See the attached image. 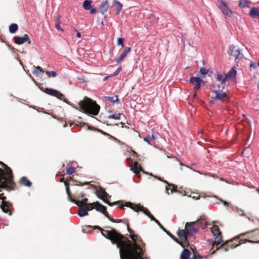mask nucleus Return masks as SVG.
I'll list each match as a JSON object with an SVG mask.
<instances>
[{
    "instance_id": "1",
    "label": "nucleus",
    "mask_w": 259,
    "mask_h": 259,
    "mask_svg": "<svg viewBox=\"0 0 259 259\" xmlns=\"http://www.w3.org/2000/svg\"><path fill=\"white\" fill-rule=\"evenodd\" d=\"M129 237L133 241L124 235L120 240V246L119 249L120 259H143L142 255L144 250L136 242L137 235L133 233L130 234Z\"/></svg>"
},
{
    "instance_id": "2",
    "label": "nucleus",
    "mask_w": 259,
    "mask_h": 259,
    "mask_svg": "<svg viewBox=\"0 0 259 259\" xmlns=\"http://www.w3.org/2000/svg\"><path fill=\"white\" fill-rule=\"evenodd\" d=\"M259 243V229L247 231L241 233L234 238L228 240V241L221 246L225 247V251H228L230 249H234L242 243Z\"/></svg>"
},
{
    "instance_id": "3",
    "label": "nucleus",
    "mask_w": 259,
    "mask_h": 259,
    "mask_svg": "<svg viewBox=\"0 0 259 259\" xmlns=\"http://www.w3.org/2000/svg\"><path fill=\"white\" fill-rule=\"evenodd\" d=\"M0 164L6 169V172H5L3 169L0 168V188L5 189L8 191L14 190L16 187V184L13 180L12 169L2 161H0Z\"/></svg>"
},
{
    "instance_id": "4",
    "label": "nucleus",
    "mask_w": 259,
    "mask_h": 259,
    "mask_svg": "<svg viewBox=\"0 0 259 259\" xmlns=\"http://www.w3.org/2000/svg\"><path fill=\"white\" fill-rule=\"evenodd\" d=\"M87 228H92L91 226H87ZM105 228L110 229L111 230H105L98 226L93 227V229H98L100 231L102 235L106 238L109 239L112 244H116L119 248L120 246V240L123 237V235L118 233L115 229L110 226H106Z\"/></svg>"
},
{
    "instance_id": "5",
    "label": "nucleus",
    "mask_w": 259,
    "mask_h": 259,
    "mask_svg": "<svg viewBox=\"0 0 259 259\" xmlns=\"http://www.w3.org/2000/svg\"><path fill=\"white\" fill-rule=\"evenodd\" d=\"M78 105L80 111L93 115H97L100 109V106L95 101L86 97L78 103Z\"/></svg>"
},
{
    "instance_id": "6",
    "label": "nucleus",
    "mask_w": 259,
    "mask_h": 259,
    "mask_svg": "<svg viewBox=\"0 0 259 259\" xmlns=\"http://www.w3.org/2000/svg\"><path fill=\"white\" fill-rule=\"evenodd\" d=\"M211 232L214 238V241L212 244V248L215 247V250H219L220 248H223L225 249V247L221 246L225 244L228 241L224 242L223 236L222 235V233L220 231L219 226L217 225H213L211 228Z\"/></svg>"
},
{
    "instance_id": "7",
    "label": "nucleus",
    "mask_w": 259,
    "mask_h": 259,
    "mask_svg": "<svg viewBox=\"0 0 259 259\" xmlns=\"http://www.w3.org/2000/svg\"><path fill=\"white\" fill-rule=\"evenodd\" d=\"M212 87L213 88V92L215 94V96L212 97L214 101H220L222 102H228L230 99L227 94L223 91L224 87H222L215 82L212 83Z\"/></svg>"
},
{
    "instance_id": "8",
    "label": "nucleus",
    "mask_w": 259,
    "mask_h": 259,
    "mask_svg": "<svg viewBox=\"0 0 259 259\" xmlns=\"http://www.w3.org/2000/svg\"><path fill=\"white\" fill-rule=\"evenodd\" d=\"M177 234L181 240L180 243L181 244L180 245L183 248L188 247L190 246L188 237L191 236L188 233V231L185 228V229H179L177 232Z\"/></svg>"
},
{
    "instance_id": "9",
    "label": "nucleus",
    "mask_w": 259,
    "mask_h": 259,
    "mask_svg": "<svg viewBox=\"0 0 259 259\" xmlns=\"http://www.w3.org/2000/svg\"><path fill=\"white\" fill-rule=\"evenodd\" d=\"M124 206L130 207L131 209H132L136 212L141 211L143 212L144 214H145L146 215H148V214L150 213L147 208L144 207L143 206H141L140 204L136 205L130 202H126L124 205L120 204V205L118 206V207L121 209H123Z\"/></svg>"
},
{
    "instance_id": "10",
    "label": "nucleus",
    "mask_w": 259,
    "mask_h": 259,
    "mask_svg": "<svg viewBox=\"0 0 259 259\" xmlns=\"http://www.w3.org/2000/svg\"><path fill=\"white\" fill-rule=\"evenodd\" d=\"M6 199L7 198L4 196V193H0V207L4 212L8 213L9 215H11L12 214V211L11 209L12 205L9 202L6 200Z\"/></svg>"
},
{
    "instance_id": "11",
    "label": "nucleus",
    "mask_w": 259,
    "mask_h": 259,
    "mask_svg": "<svg viewBox=\"0 0 259 259\" xmlns=\"http://www.w3.org/2000/svg\"><path fill=\"white\" fill-rule=\"evenodd\" d=\"M229 54L234 56L235 59H242L243 57V55L241 53L239 48L237 46H230L229 48Z\"/></svg>"
},
{
    "instance_id": "12",
    "label": "nucleus",
    "mask_w": 259,
    "mask_h": 259,
    "mask_svg": "<svg viewBox=\"0 0 259 259\" xmlns=\"http://www.w3.org/2000/svg\"><path fill=\"white\" fill-rule=\"evenodd\" d=\"M44 92L47 94L56 97L60 100H62L64 98V95L63 94L53 89L46 88Z\"/></svg>"
},
{
    "instance_id": "13",
    "label": "nucleus",
    "mask_w": 259,
    "mask_h": 259,
    "mask_svg": "<svg viewBox=\"0 0 259 259\" xmlns=\"http://www.w3.org/2000/svg\"><path fill=\"white\" fill-rule=\"evenodd\" d=\"M196 222H187L185 225V229L188 231L190 236H192L193 233L197 232L198 229L196 227Z\"/></svg>"
},
{
    "instance_id": "14",
    "label": "nucleus",
    "mask_w": 259,
    "mask_h": 259,
    "mask_svg": "<svg viewBox=\"0 0 259 259\" xmlns=\"http://www.w3.org/2000/svg\"><path fill=\"white\" fill-rule=\"evenodd\" d=\"M190 82L194 85V90L197 92L201 87V83L203 80L199 77H192L190 79Z\"/></svg>"
},
{
    "instance_id": "15",
    "label": "nucleus",
    "mask_w": 259,
    "mask_h": 259,
    "mask_svg": "<svg viewBox=\"0 0 259 259\" xmlns=\"http://www.w3.org/2000/svg\"><path fill=\"white\" fill-rule=\"evenodd\" d=\"M14 40L15 42L18 45L23 44L27 41H28L29 44L31 43L29 37L27 34H25L23 37L15 36Z\"/></svg>"
},
{
    "instance_id": "16",
    "label": "nucleus",
    "mask_w": 259,
    "mask_h": 259,
    "mask_svg": "<svg viewBox=\"0 0 259 259\" xmlns=\"http://www.w3.org/2000/svg\"><path fill=\"white\" fill-rule=\"evenodd\" d=\"M92 204L95 206V209L100 212H102L104 215L107 213L106 207L100 204L98 201L92 203Z\"/></svg>"
},
{
    "instance_id": "17",
    "label": "nucleus",
    "mask_w": 259,
    "mask_h": 259,
    "mask_svg": "<svg viewBox=\"0 0 259 259\" xmlns=\"http://www.w3.org/2000/svg\"><path fill=\"white\" fill-rule=\"evenodd\" d=\"M219 8L224 15H229L230 14L232 13L231 10L227 7L226 4L223 1H220Z\"/></svg>"
},
{
    "instance_id": "18",
    "label": "nucleus",
    "mask_w": 259,
    "mask_h": 259,
    "mask_svg": "<svg viewBox=\"0 0 259 259\" xmlns=\"http://www.w3.org/2000/svg\"><path fill=\"white\" fill-rule=\"evenodd\" d=\"M96 194L98 197L103 201V199H105L109 196V194L106 192L105 189L102 187L100 188L96 191Z\"/></svg>"
},
{
    "instance_id": "19",
    "label": "nucleus",
    "mask_w": 259,
    "mask_h": 259,
    "mask_svg": "<svg viewBox=\"0 0 259 259\" xmlns=\"http://www.w3.org/2000/svg\"><path fill=\"white\" fill-rule=\"evenodd\" d=\"M109 8V1L108 0H105V1L102 2L99 7V10L100 12L103 15H105V14Z\"/></svg>"
},
{
    "instance_id": "20",
    "label": "nucleus",
    "mask_w": 259,
    "mask_h": 259,
    "mask_svg": "<svg viewBox=\"0 0 259 259\" xmlns=\"http://www.w3.org/2000/svg\"><path fill=\"white\" fill-rule=\"evenodd\" d=\"M130 169L136 175H138L142 170L141 166L137 161H135L134 164L131 166Z\"/></svg>"
},
{
    "instance_id": "21",
    "label": "nucleus",
    "mask_w": 259,
    "mask_h": 259,
    "mask_svg": "<svg viewBox=\"0 0 259 259\" xmlns=\"http://www.w3.org/2000/svg\"><path fill=\"white\" fill-rule=\"evenodd\" d=\"M113 6L115 7L116 14L118 15L122 9V4L117 0H113Z\"/></svg>"
},
{
    "instance_id": "22",
    "label": "nucleus",
    "mask_w": 259,
    "mask_h": 259,
    "mask_svg": "<svg viewBox=\"0 0 259 259\" xmlns=\"http://www.w3.org/2000/svg\"><path fill=\"white\" fill-rule=\"evenodd\" d=\"M249 15L252 18H257L259 19V7L251 8Z\"/></svg>"
},
{
    "instance_id": "23",
    "label": "nucleus",
    "mask_w": 259,
    "mask_h": 259,
    "mask_svg": "<svg viewBox=\"0 0 259 259\" xmlns=\"http://www.w3.org/2000/svg\"><path fill=\"white\" fill-rule=\"evenodd\" d=\"M131 48L130 47H126L123 52L120 55V57L117 59V63H119L122 61L124 58L126 56L127 54L131 51Z\"/></svg>"
},
{
    "instance_id": "24",
    "label": "nucleus",
    "mask_w": 259,
    "mask_h": 259,
    "mask_svg": "<svg viewBox=\"0 0 259 259\" xmlns=\"http://www.w3.org/2000/svg\"><path fill=\"white\" fill-rule=\"evenodd\" d=\"M236 74H237L236 70L234 68H232L230 69V70L228 73H225V75H226V77L228 80L229 79L235 78Z\"/></svg>"
},
{
    "instance_id": "25",
    "label": "nucleus",
    "mask_w": 259,
    "mask_h": 259,
    "mask_svg": "<svg viewBox=\"0 0 259 259\" xmlns=\"http://www.w3.org/2000/svg\"><path fill=\"white\" fill-rule=\"evenodd\" d=\"M19 183L25 186L30 187L32 185L31 182L25 177H23L20 180Z\"/></svg>"
},
{
    "instance_id": "26",
    "label": "nucleus",
    "mask_w": 259,
    "mask_h": 259,
    "mask_svg": "<svg viewBox=\"0 0 259 259\" xmlns=\"http://www.w3.org/2000/svg\"><path fill=\"white\" fill-rule=\"evenodd\" d=\"M216 79L218 81L221 82L222 85H223L226 81H227L225 73H217Z\"/></svg>"
},
{
    "instance_id": "27",
    "label": "nucleus",
    "mask_w": 259,
    "mask_h": 259,
    "mask_svg": "<svg viewBox=\"0 0 259 259\" xmlns=\"http://www.w3.org/2000/svg\"><path fill=\"white\" fill-rule=\"evenodd\" d=\"M184 248L181 253V257L183 259H188L191 255V252L189 250Z\"/></svg>"
},
{
    "instance_id": "28",
    "label": "nucleus",
    "mask_w": 259,
    "mask_h": 259,
    "mask_svg": "<svg viewBox=\"0 0 259 259\" xmlns=\"http://www.w3.org/2000/svg\"><path fill=\"white\" fill-rule=\"evenodd\" d=\"M44 72L42 68L39 66H34V69L32 71V73L33 75L36 76H38L40 74Z\"/></svg>"
},
{
    "instance_id": "29",
    "label": "nucleus",
    "mask_w": 259,
    "mask_h": 259,
    "mask_svg": "<svg viewBox=\"0 0 259 259\" xmlns=\"http://www.w3.org/2000/svg\"><path fill=\"white\" fill-rule=\"evenodd\" d=\"M88 208L87 209L85 208L84 206H80L79 207V209L78 212V214L80 217H84L88 215Z\"/></svg>"
},
{
    "instance_id": "30",
    "label": "nucleus",
    "mask_w": 259,
    "mask_h": 259,
    "mask_svg": "<svg viewBox=\"0 0 259 259\" xmlns=\"http://www.w3.org/2000/svg\"><path fill=\"white\" fill-rule=\"evenodd\" d=\"M88 199L87 198H84L81 201H77L75 200V202H73L76 204L78 206H84L88 204L87 202Z\"/></svg>"
},
{
    "instance_id": "31",
    "label": "nucleus",
    "mask_w": 259,
    "mask_h": 259,
    "mask_svg": "<svg viewBox=\"0 0 259 259\" xmlns=\"http://www.w3.org/2000/svg\"><path fill=\"white\" fill-rule=\"evenodd\" d=\"M196 225L198 227H200L204 229L207 227L206 222L203 220L196 221Z\"/></svg>"
},
{
    "instance_id": "32",
    "label": "nucleus",
    "mask_w": 259,
    "mask_h": 259,
    "mask_svg": "<svg viewBox=\"0 0 259 259\" xmlns=\"http://www.w3.org/2000/svg\"><path fill=\"white\" fill-rule=\"evenodd\" d=\"M18 29V26L17 24L15 23H13L11 24L9 26V31L11 33H14L16 32Z\"/></svg>"
},
{
    "instance_id": "33",
    "label": "nucleus",
    "mask_w": 259,
    "mask_h": 259,
    "mask_svg": "<svg viewBox=\"0 0 259 259\" xmlns=\"http://www.w3.org/2000/svg\"><path fill=\"white\" fill-rule=\"evenodd\" d=\"M92 2L91 0H85L83 2V7L85 10H89L91 8V3Z\"/></svg>"
},
{
    "instance_id": "34",
    "label": "nucleus",
    "mask_w": 259,
    "mask_h": 259,
    "mask_svg": "<svg viewBox=\"0 0 259 259\" xmlns=\"http://www.w3.org/2000/svg\"><path fill=\"white\" fill-rule=\"evenodd\" d=\"M105 98L106 99V100L109 101L112 103H114L116 102H118V98L117 95L113 97L105 96Z\"/></svg>"
},
{
    "instance_id": "35",
    "label": "nucleus",
    "mask_w": 259,
    "mask_h": 259,
    "mask_svg": "<svg viewBox=\"0 0 259 259\" xmlns=\"http://www.w3.org/2000/svg\"><path fill=\"white\" fill-rule=\"evenodd\" d=\"M104 215L106 216L111 222H112L113 223H120V222H122V220H120V219L115 220V219L112 218V217H111L109 215V213H108V212H107V213H106V215Z\"/></svg>"
},
{
    "instance_id": "36",
    "label": "nucleus",
    "mask_w": 259,
    "mask_h": 259,
    "mask_svg": "<svg viewBox=\"0 0 259 259\" xmlns=\"http://www.w3.org/2000/svg\"><path fill=\"white\" fill-rule=\"evenodd\" d=\"M60 16H58L56 18V22H55V28L58 29L61 31H63V29H62L60 27Z\"/></svg>"
},
{
    "instance_id": "37",
    "label": "nucleus",
    "mask_w": 259,
    "mask_h": 259,
    "mask_svg": "<svg viewBox=\"0 0 259 259\" xmlns=\"http://www.w3.org/2000/svg\"><path fill=\"white\" fill-rule=\"evenodd\" d=\"M166 233L176 242H177L179 245L181 244L180 243V240H179L178 238H177L175 236L171 234L169 231H166Z\"/></svg>"
},
{
    "instance_id": "38",
    "label": "nucleus",
    "mask_w": 259,
    "mask_h": 259,
    "mask_svg": "<svg viewBox=\"0 0 259 259\" xmlns=\"http://www.w3.org/2000/svg\"><path fill=\"white\" fill-rule=\"evenodd\" d=\"M66 193H67V196H68V200L72 202H75V199H73V198H71V192L70 191L69 188L67 187V188H66Z\"/></svg>"
},
{
    "instance_id": "39",
    "label": "nucleus",
    "mask_w": 259,
    "mask_h": 259,
    "mask_svg": "<svg viewBox=\"0 0 259 259\" xmlns=\"http://www.w3.org/2000/svg\"><path fill=\"white\" fill-rule=\"evenodd\" d=\"M46 74L48 76V77H55L57 76V73L54 71H46Z\"/></svg>"
},
{
    "instance_id": "40",
    "label": "nucleus",
    "mask_w": 259,
    "mask_h": 259,
    "mask_svg": "<svg viewBox=\"0 0 259 259\" xmlns=\"http://www.w3.org/2000/svg\"><path fill=\"white\" fill-rule=\"evenodd\" d=\"M74 172H75V168L74 167H73L72 166H69L68 167H67L66 173L68 175H72Z\"/></svg>"
},
{
    "instance_id": "41",
    "label": "nucleus",
    "mask_w": 259,
    "mask_h": 259,
    "mask_svg": "<svg viewBox=\"0 0 259 259\" xmlns=\"http://www.w3.org/2000/svg\"><path fill=\"white\" fill-rule=\"evenodd\" d=\"M200 73L202 77L204 78L206 74L208 73V70L204 68H201L200 70Z\"/></svg>"
},
{
    "instance_id": "42",
    "label": "nucleus",
    "mask_w": 259,
    "mask_h": 259,
    "mask_svg": "<svg viewBox=\"0 0 259 259\" xmlns=\"http://www.w3.org/2000/svg\"><path fill=\"white\" fill-rule=\"evenodd\" d=\"M121 115V114H120V113L115 114H112V115H109L108 116V118H112V119H119Z\"/></svg>"
},
{
    "instance_id": "43",
    "label": "nucleus",
    "mask_w": 259,
    "mask_h": 259,
    "mask_svg": "<svg viewBox=\"0 0 259 259\" xmlns=\"http://www.w3.org/2000/svg\"><path fill=\"white\" fill-rule=\"evenodd\" d=\"M103 201L106 203V204H108L109 206H112L115 204H119L120 203L119 201H115L114 202H110V201H108L107 199H103Z\"/></svg>"
},
{
    "instance_id": "44",
    "label": "nucleus",
    "mask_w": 259,
    "mask_h": 259,
    "mask_svg": "<svg viewBox=\"0 0 259 259\" xmlns=\"http://www.w3.org/2000/svg\"><path fill=\"white\" fill-rule=\"evenodd\" d=\"M259 66V62L251 63L250 65V70L254 69Z\"/></svg>"
},
{
    "instance_id": "45",
    "label": "nucleus",
    "mask_w": 259,
    "mask_h": 259,
    "mask_svg": "<svg viewBox=\"0 0 259 259\" xmlns=\"http://www.w3.org/2000/svg\"><path fill=\"white\" fill-rule=\"evenodd\" d=\"M85 208L87 209L88 208V211H90L93 209L95 208V206L93 204H92V203H90L88 204L87 205L84 206Z\"/></svg>"
},
{
    "instance_id": "46",
    "label": "nucleus",
    "mask_w": 259,
    "mask_h": 259,
    "mask_svg": "<svg viewBox=\"0 0 259 259\" xmlns=\"http://www.w3.org/2000/svg\"><path fill=\"white\" fill-rule=\"evenodd\" d=\"M124 41V38H119L118 39L117 45H121L122 48H123V47H124V45H123Z\"/></svg>"
},
{
    "instance_id": "47",
    "label": "nucleus",
    "mask_w": 259,
    "mask_h": 259,
    "mask_svg": "<svg viewBox=\"0 0 259 259\" xmlns=\"http://www.w3.org/2000/svg\"><path fill=\"white\" fill-rule=\"evenodd\" d=\"M121 70H122L121 67H118L117 68V69L110 76L112 77V76H115L119 74V73L121 71Z\"/></svg>"
},
{
    "instance_id": "48",
    "label": "nucleus",
    "mask_w": 259,
    "mask_h": 259,
    "mask_svg": "<svg viewBox=\"0 0 259 259\" xmlns=\"http://www.w3.org/2000/svg\"><path fill=\"white\" fill-rule=\"evenodd\" d=\"M191 249L192 250V251H193V255L192 257L190 258V259H197V257H196V253H197V250L196 249H193L191 247Z\"/></svg>"
},
{
    "instance_id": "49",
    "label": "nucleus",
    "mask_w": 259,
    "mask_h": 259,
    "mask_svg": "<svg viewBox=\"0 0 259 259\" xmlns=\"http://www.w3.org/2000/svg\"><path fill=\"white\" fill-rule=\"evenodd\" d=\"M144 140L147 143H148L149 144H151V143H150V141H151V138L150 137V136H148L146 137H145L144 138Z\"/></svg>"
},
{
    "instance_id": "50",
    "label": "nucleus",
    "mask_w": 259,
    "mask_h": 259,
    "mask_svg": "<svg viewBox=\"0 0 259 259\" xmlns=\"http://www.w3.org/2000/svg\"><path fill=\"white\" fill-rule=\"evenodd\" d=\"M155 223L165 232L167 230L165 229V228L161 224L158 220L155 221Z\"/></svg>"
},
{
    "instance_id": "51",
    "label": "nucleus",
    "mask_w": 259,
    "mask_h": 259,
    "mask_svg": "<svg viewBox=\"0 0 259 259\" xmlns=\"http://www.w3.org/2000/svg\"><path fill=\"white\" fill-rule=\"evenodd\" d=\"M147 216L151 219V221H153L155 222L156 221H157V219L155 218L154 217L151 213L148 214Z\"/></svg>"
},
{
    "instance_id": "52",
    "label": "nucleus",
    "mask_w": 259,
    "mask_h": 259,
    "mask_svg": "<svg viewBox=\"0 0 259 259\" xmlns=\"http://www.w3.org/2000/svg\"><path fill=\"white\" fill-rule=\"evenodd\" d=\"M90 9V13L92 14H95L97 12V9L96 8H92Z\"/></svg>"
},
{
    "instance_id": "53",
    "label": "nucleus",
    "mask_w": 259,
    "mask_h": 259,
    "mask_svg": "<svg viewBox=\"0 0 259 259\" xmlns=\"http://www.w3.org/2000/svg\"><path fill=\"white\" fill-rule=\"evenodd\" d=\"M127 231L128 232L130 233V234H133L134 232L133 231V230H132L129 227V225L128 224H127Z\"/></svg>"
},
{
    "instance_id": "54",
    "label": "nucleus",
    "mask_w": 259,
    "mask_h": 259,
    "mask_svg": "<svg viewBox=\"0 0 259 259\" xmlns=\"http://www.w3.org/2000/svg\"><path fill=\"white\" fill-rule=\"evenodd\" d=\"M85 196V194L83 193H80L78 195L77 198H81Z\"/></svg>"
},
{
    "instance_id": "55",
    "label": "nucleus",
    "mask_w": 259,
    "mask_h": 259,
    "mask_svg": "<svg viewBox=\"0 0 259 259\" xmlns=\"http://www.w3.org/2000/svg\"><path fill=\"white\" fill-rule=\"evenodd\" d=\"M132 155H133V157H136V158H137V157L138 156V154L134 151H132Z\"/></svg>"
},
{
    "instance_id": "56",
    "label": "nucleus",
    "mask_w": 259,
    "mask_h": 259,
    "mask_svg": "<svg viewBox=\"0 0 259 259\" xmlns=\"http://www.w3.org/2000/svg\"><path fill=\"white\" fill-rule=\"evenodd\" d=\"M168 185L172 187L174 191H176V189L177 188V187L176 185L173 184H168Z\"/></svg>"
},
{
    "instance_id": "57",
    "label": "nucleus",
    "mask_w": 259,
    "mask_h": 259,
    "mask_svg": "<svg viewBox=\"0 0 259 259\" xmlns=\"http://www.w3.org/2000/svg\"><path fill=\"white\" fill-rule=\"evenodd\" d=\"M150 137L151 138V140H154L156 138V135L154 133L152 134Z\"/></svg>"
},
{
    "instance_id": "58",
    "label": "nucleus",
    "mask_w": 259,
    "mask_h": 259,
    "mask_svg": "<svg viewBox=\"0 0 259 259\" xmlns=\"http://www.w3.org/2000/svg\"><path fill=\"white\" fill-rule=\"evenodd\" d=\"M76 32H77V37L80 38L81 37V34L78 31V30H76Z\"/></svg>"
},
{
    "instance_id": "59",
    "label": "nucleus",
    "mask_w": 259,
    "mask_h": 259,
    "mask_svg": "<svg viewBox=\"0 0 259 259\" xmlns=\"http://www.w3.org/2000/svg\"><path fill=\"white\" fill-rule=\"evenodd\" d=\"M64 183L66 188H67V187H68L69 188V184L67 181L64 182Z\"/></svg>"
},
{
    "instance_id": "60",
    "label": "nucleus",
    "mask_w": 259,
    "mask_h": 259,
    "mask_svg": "<svg viewBox=\"0 0 259 259\" xmlns=\"http://www.w3.org/2000/svg\"><path fill=\"white\" fill-rule=\"evenodd\" d=\"M196 257H197V259H202V258L203 257V256H202L201 255H200L199 254H198V255L196 254Z\"/></svg>"
},
{
    "instance_id": "61",
    "label": "nucleus",
    "mask_w": 259,
    "mask_h": 259,
    "mask_svg": "<svg viewBox=\"0 0 259 259\" xmlns=\"http://www.w3.org/2000/svg\"><path fill=\"white\" fill-rule=\"evenodd\" d=\"M239 6L241 8H244L245 6L243 5L241 2H240Z\"/></svg>"
},
{
    "instance_id": "62",
    "label": "nucleus",
    "mask_w": 259,
    "mask_h": 259,
    "mask_svg": "<svg viewBox=\"0 0 259 259\" xmlns=\"http://www.w3.org/2000/svg\"><path fill=\"white\" fill-rule=\"evenodd\" d=\"M224 204L226 206H229V203L228 202H226V201H224Z\"/></svg>"
},
{
    "instance_id": "63",
    "label": "nucleus",
    "mask_w": 259,
    "mask_h": 259,
    "mask_svg": "<svg viewBox=\"0 0 259 259\" xmlns=\"http://www.w3.org/2000/svg\"><path fill=\"white\" fill-rule=\"evenodd\" d=\"M108 78H109V76H106V77H105L104 78L103 80H104V81H105V80H107V79H108Z\"/></svg>"
},
{
    "instance_id": "64",
    "label": "nucleus",
    "mask_w": 259,
    "mask_h": 259,
    "mask_svg": "<svg viewBox=\"0 0 259 259\" xmlns=\"http://www.w3.org/2000/svg\"><path fill=\"white\" fill-rule=\"evenodd\" d=\"M60 181L61 182H65V181H64V179L63 178H61V179H60Z\"/></svg>"
}]
</instances>
